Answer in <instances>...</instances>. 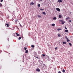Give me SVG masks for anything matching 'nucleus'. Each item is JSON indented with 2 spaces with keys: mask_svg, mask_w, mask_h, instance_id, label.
I'll list each match as a JSON object with an SVG mask.
<instances>
[{
  "mask_svg": "<svg viewBox=\"0 0 73 73\" xmlns=\"http://www.w3.org/2000/svg\"><path fill=\"white\" fill-rule=\"evenodd\" d=\"M56 10H57V11H60V9L58 8H56Z\"/></svg>",
  "mask_w": 73,
  "mask_h": 73,
  "instance_id": "39448f33",
  "label": "nucleus"
},
{
  "mask_svg": "<svg viewBox=\"0 0 73 73\" xmlns=\"http://www.w3.org/2000/svg\"><path fill=\"white\" fill-rule=\"evenodd\" d=\"M69 45H70L71 46H72V44L70 43H69Z\"/></svg>",
  "mask_w": 73,
  "mask_h": 73,
  "instance_id": "72a5a7b5",
  "label": "nucleus"
},
{
  "mask_svg": "<svg viewBox=\"0 0 73 73\" xmlns=\"http://www.w3.org/2000/svg\"><path fill=\"white\" fill-rule=\"evenodd\" d=\"M43 67L44 69H46V66H43Z\"/></svg>",
  "mask_w": 73,
  "mask_h": 73,
  "instance_id": "6e6552de",
  "label": "nucleus"
},
{
  "mask_svg": "<svg viewBox=\"0 0 73 73\" xmlns=\"http://www.w3.org/2000/svg\"><path fill=\"white\" fill-rule=\"evenodd\" d=\"M61 29H58V31H60V30H61Z\"/></svg>",
  "mask_w": 73,
  "mask_h": 73,
  "instance_id": "c85d7f7f",
  "label": "nucleus"
},
{
  "mask_svg": "<svg viewBox=\"0 0 73 73\" xmlns=\"http://www.w3.org/2000/svg\"><path fill=\"white\" fill-rule=\"evenodd\" d=\"M63 44H66V42H63Z\"/></svg>",
  "mask_w": 73,
  "mask_h": 73,
  "instance_id": "dca6fc26",
  "label": "nucleus"
},
{
  "mask_svg": "<svg viewBox=\"0 0 73 73\" xmlns=\"http://www.w3.org/2000/svg\"><path fill=\"white\" fill-rule=\"evenodd\" d=\"M30 5H34V3L33 2H32L30 4Z\"/></svg>",
  "mask_w": 73,
  "mask_h": 73,
  "instance_id": "9b49d317",
  "label": "nucleus"
},
{
  "mask_svg": "<svg viewBox=\"0 0 73 73\" xmlns=\"http://www.w3.org/2000/svg\"><path fill=\"white\" fill-rule=\"evenodd\" d=\"M36 70L37 72H40V69H39V68H37L36 69Z\"/></svg>",
  "mask_w": 73,
  "mask_h": 73,
  "instance_id": "7ed1b4c3",
  "label": "nucleus"
},
{
  "mask_svg": "<svg viewBox=\"0 0 73 73\" xmlns=\"http://www.w3.org/2000/svg\"><path fill=\"white\" fill-rule=\"evenodd\" d=\"M21 38V37H19L18 38V40H20Z\"/></svg>",
  "mask_w": 73,
  "mask_h": 73,
  "instance_id": "b1692460",
  "label": "nucleus"
},
{
  "mask_svg": "<svg viewBox=\"0 0 73 73\" xmlns=\"http://www.w3.org/2000/svg\"><path fill=\"white\" fill-rule=\"evenodd\" d=\"M9 46H10L9 45H8L7 46V48H9Z\"/></svg>",
  "mask_w": 73,
  "mask_h": 73,
  "instance_id": "a211bd4d",
  "label": "nucleus"
},
{
  "mask_svg": "<svg viewBox=\"0 0 73 73\" xmlns=\"http://www.w3.org/2000/svg\"><path fill=\"white\" fill-rule=\"evenodd\" d=\"M39 18L41 17V16L39 15H38L37 16Z\"/></svg>",
  "mask_w": 73,
  "mask_h": 73,
  "instance_id": "aec40b11",
  "label": "nucleus"
},
{
  "mask_svg": "<svg viewBox=\"0 0 73 73\" xmlns=\"http://www.w3.org/2000/svg\"><path fill=\"white\" fill-rule=\"evenodd\" d=\"M40 0V1H42V0Z\"/></svg>",
  "mask_w": 73,
  "mask_h": 73,
  "instance_id": "c03bdc74",
  "label": "nucleus"
},
{
  "mask_svg": "<svg viewBox=\"0 0 73 73\" xmlns=\"http://www.w3.org/2000/svg\"><path fill=\"white\" fill-rule=\"evenodd\" d=\"M23 58H24V55L23 56Z\"/></svg>",
  "mask_w": 73,
  "mask_h": 73,
  "instance_id": "37998d69",
  "label": "nucleus"
},
{
  "mask_svg": "<svg viewBox=\"0 0 73 73\" xmlns=\"http://www.w3.org/2000/svg\"><path fill=\"white\" fill-rule=\"evenodd\" d=\"M39 63H40V64H42V61L41 60H39Z\"/></svg>",
  "mask_w": 73,
  "mask_h": 73,
  "instance_id": "423d86ee",
  "label": "nucleus"
},
{
  "mask_svg": "<svg viewBox=\"0 0 73 73\" xmlns=\"http://www.w3.org/2000/svg\"><path fill=\"white\" fill-rule=\"evenodd\" d=\"M42 56H43V57H45V55L44 54H42Z\"/></svg>",
  "mask_w": 73,
  "mask_h": 73,
  "instance_id": "a878e982",
  "label": "nucleus"
},
{
  "mask_svg": "<svg viewBox=\"0 0 73 73\" xmlns=\"http://www.w3.org/2000/svg\"><path fill=\"white\" fill-rule=\"evenodd\" d=\"M5 25H7V27H9V24H5Z\"/></svg>",
  "mask_w": 73,
  "mask_h": 73,
  "instance_id": "f8f14e48",
  "label": "nucleus"
},
{
  "mask_svg": "<svg viewBox=\"0 0 73 73\" xmlns=\"http://www.w3.org/2000/svg\"><path fill=\"white\" fill-rule=\"evenodd\" d=\"M58 37H60V36H61V35H60L59 34H58Z\"/></svg>",
  "mask_w": 73,
  "mask_h": 73,
  "instance_id": "393cba45",
  "label": "nucleus"
},
{
  "mask_svg": "<svg viewBox=\"0 0 73 73\" xmlns=\"http://www.w3.org/2000/svg\"><path fill=\"white\" fill-rule=\"evenodd\" d=\"M34 57H36V58H38V57H37V56H34Z\"/></svg>",
  "mask_w": 73,
  "mask_h": 73,
  "instance_id": "473e14b6",
  "label": "nucleus"
},
{
  "mask_svg": "<svg viewBox=\"0 0 73 73\" xmlns=\"http://www.w3.org/2000/svg\"><path fill=\"white\" fill-rule=\"evenodd\" d=\"M59 18H61L62 17V15H59Z\"/></svg>",
  "mask_w": 73,
  "mask_h": 73,
  "instance_id": "1a4fd4ad",
  "label": "nucleus"
},
{
  "mask_svg": "<svg viewBox=\"0 0 73 73\" xmlns=\"http://www.w3.org/2000/svg\"><path fill=\"white\" fill-rule=\"evenodd\" d=\"M20 26H21V24H20Z\"/></svg>",
  "mask_w": 73,
  "mask_h": 73,
  "instance_id": "79ce46f5",
  "label": "nucleus"
},
{
  "mask_svg": "<svg viewBox=\"0 0 73 73\" xmlns=\"http://www.w3.org/2000/svg\"><path fill=\"white\" fill-rule=\"evenodd\" d=\"M65 28L66 29H67V28H66V26L65 27Z\"/></svg>",
  "mask_w": 73,
  "mask_h": 73,
  "instance_id": "f704fd0d",
  "label": "nucleus"
},
{
  "mask_svg": "<svg viewBox=\"0 0 73 73\" xmlns=\"http://www.w3.org/2000/svg\"><path fill=\"white\" fill-rule=\"evenodd\" d=\"M69 21L70 23H71V22H72V21L70 20Z\"/></svg>",
  "mask_w": 73,
  "mask_h": 73,
  "instance_id": "e433bc0d",
  "label": "nucleus"
},
{
  "mask_svg": "<svg viewBox=\"0 0 73 73\" xmlns=\"http://www.w3.org/2000/svg\"><path fill=\"white\" fill-rule=\"evenodd\" d=\"M65 38L67 39H68V38L67 37V36H65Z\"/></svg>",
  "mask_w": 73,
  "mask_h": 73,
  "instance_id": "c9c22d12",
  "label": "nucleus"
},
{
  "mask_svg": "<svg viewBox=\"0 0 73 73\" xmlns=\"http://www.w3.org/2000/svg\"><path fill=\"white\" fill-rule=\"evenodd\" d=\"M52 27H53V26H54L55 25V24H52Z\"/></svg>",
  "mask_w": 73,
  "mask_h": 73,
  "instance_id": "4be33fe9",
  "label": "nucleus"
},
{
  "mask_svg": "<svg viewBox=\"0 0 73 73\" xmlns=\"http://www.w3.org/2000/svg\"><path fill=\"white\" fill-rule=\"evenodd\" d=\"M69 19H70V18H69V17H67L66 19V21H67L68 20H69Z\"/></svg>",
  "mask_w": 73,
  "mask_h": 73,
  "instance_id": "20e7f679",
  "label": "nucleus"
},
{
  "mask_svg": "<svg viewBox=\"0 0 73 73\" xmlns=\"http://www.w3.org/2000/svg\"><path fill=\"white\" fill-rule=\"evenodd\" d=\"M3 0H1V2H3Z\"/></svg>",
  "mask_w": 73,
  "mask_h": 73,
  "instance_id": "58836bf2",
  "label": "nucleus"
},
{
  "mask_svg": "<svg viewBox=\"0 0 73 73\" xmlns=\"http://www.w3.org/2000/svg\"><path fill=\"white\" fill-rule=\"evenodd\" d=\"M61 22L62 24H64L65 23V21H61Z\"/></svg>",
  "mask_w": 73,
  "mask_h": 73,
  "instance_id": "0eeeda50",
  "label": "nucleus"
},
{
  "mask_svg": "<svg viewBox=\"0 0 73 73\" xmlns=\"http://www.w3.org/2000/svg\"><path fill=\"white\" fill-rule=\"evenodd\" d=\"M65 32H68V30H65Z\"/></svg>",
  "mask_w": 73,
  "mask_h": 73,
  "instance_id": "f3484780",
  "label": "nucleus"
},
{
  "mask_svg": "<svg viewBox=\"0 0 73 73\" xmlns=\"http://www.w3.org/2000/svg\"><path fill=\"white\" fill-rule=\"evenodd\" d=\"M38 7H40V4H38Z\"/></svg>",
  "mask_w": 73,
  "mask_h": 73,
  "instance_id": "c756f323",
  "label": "nucleus"
},
{
  "mask_svg": "<svg viewBox=\"0 0 73 73\" xmlns=\"http://www.w3.org/2000/svg\"><path fill=\"white\" fill-rule=\"evenodd\" d=\"M1 6H2V4H1V3H0V6L1 7Z\"/></svg>",
  "mask_w": 73,
  "mask_h": 73,
  "instance_id": "2f4dec72",
  "label": "nucleus"
},
{
  "mask_svg": "<svg viewBox=\"0 0 73 73\" xmlns=\"http://www.w3.org/2000/svg\"><path fill=\"white\" fill-rule=\"evenodd\" d=\"M24 48L25 50H27V48H25V47H24Z\"/></svg>",
  "mask_w": 73,
  "mask_h": 73,
  "instance_id": "bb28decb",
  "label": "nucleus"
},
{
  "mask_svg": "<svg viewBox=\"0 0 73 73\" xmlns=\"http://www.w3.org/2000/svg\"><path fill=\"white\" fill-rule=\"evenodd\" d=\"M57 49V47H56L55 48V49Z\"/></svg>",
  "mask_w": 73,
  "mask_h": 73,
  "instance_id": "a19ab883",
  "label": "nucleus"
},
{
  "mask_svg": "<svg viewBox=\"0 0 73 73\" xmlns=\"http://www.w3.org/2000/svg\"><path fill=\"white\" fill-rule=\"evenodd\" d=\"M42 14H43V15H46V13L45 12H42Z\"/></svg>",
  "mask_w": 73,
  "mask_h": 73,
  "instance_id": "ddd939ff",
  "label": "nucleus"
},
{
  "mask_svg": "<svg viewBox=\"0 0 73 73\" xmlns=\"http://www.w3.org/2000/svg\"><path fill=\"white\" fill-rule=\"evenodd\" d=\"M44 9H40V10L41 11H43V10H44Z\"/></svg>",
  "mask_w": 73,
  "mask_h": 73,
  "instance_id": "7c9ffc66",
  "label": "nucleus"
},
{
  "mask_svg": "<svg viewBox=\"0 0 73 73\" xmlns=\"http://www.w3.org/2000/svg\"><path fill=\"white\" fill-rule=\"evenodd\" d=\"M16 35L17 36H20V35L18 33H16Z\"/></svg>",
  "mask_w": 73,
  "mask_h": 73,
  "instance_id": "4468645a",
  "label": "nucleus"
},
{
  "mask_svg": "<svg viewBox=\"0 0 73 73\" xmlns=\"http://www.w3.org/2000/svg\"><path fill=\"white\" fill-rule=\"evenodd\" d=\"M43 64V66H46V65H45V64Z\"/></svg>",
  "mask_w": 73,
  "mask_h": 73,
  "instance_id": "cd10ccee",
  "label": "nucleus"
},
{
  "mask_svg": "<svg viewBox=\"0 0 73 73\" xmlns=\"http://www.w3.org/2000/svg\"><path fill=\"white\" fill-rule=\"evenodd\" d=\"M58 73H61V72L60 71H59L58 72Z\"/></svg>",
  "mask_w": 73,
  "mask_h": 73,
  "instance_id": "ea45409f",
  "label": "nucleus"
},
{
  "mask_svg": "<svg viewBox=\"0 0 73 73\" xmlns=\"http://www.w3.org/2000/svg\"><path fill=\"white\" fill-rule=\"evenodd\" d=\"M31 47L32 48H35V46L34 45H32Z\"/></svg>",
  "mask_w": 73,
  "mask_h": 73,
  "instance_id": "412c9836",
  "label": "nucleus"
},
{
  "mask_svg": "<svg viewBox=\"0 0 73 73\" xmlns=\"http://www.w3.org/2000/svg\"><path fill=\"white\" fill-rule=\"evenodd\" d=\"M53 20H56V19H57V18L56 17H54L53 18Z\"/></svg>",
  "mask_w": 73,
  "mask_h": 73,
  "instance_id": "2eb2a0df",
  "label": "nucleus"
},
{
  "mask_svg": "<svg viewBox=\"0 0 73 73\" xmlns=\"http://www.w3.org/2000/svg\"><path fill=\"white\" fill-rule=\"evenodd\" d=\"M25 53H28V50H26V51L25 52Z\"/></svg>",
  "mask_w": 73,
  "mask_h": 73,
  "instance_id": "9d476101",
  "label": "nucleus"
},
{
  "mask_svg": "<svg viewBox=\"0 0 73 73\" xmlns=\"http://www.w3.org/2000/svg\"><path fill=\"white\" fill-rule=\"evenodd\" d=\"M58 3H62V1L61 0H58Z\"/></svg>",
  "mask_w": 73,
  "mask_h": 73,
  "instance_id": "f03ea898",
  "label": "nucleus"
},
{
  "mask_svg": "<svg viewBox=\"0 0 73 73\" xmlns=\"http://www.w3.org/2000/svg\"><path fill=\"white\" fill-rule=\"evenodd\" d=\"M65 70L63 69L62 70V72H63V73H65Z\"/></svg>",
  "mask_w": 73,
  "mask_h": 73,
  "instance_id": "6ab92c4d",
  "label": "nucleus"
},
{
  "mask_svg": "<svg viewBox=\"0 0 73 73\" xmlns=\"http://www.w3.org/2000/svg\"><path fill=\"white\" fill-rule=\"evenodd\" d=\"M67 42H69V41H70V40L68 39H67Z\"/></svg>",
  "mask_w": 73,
  "mask_h": 73,
  "instance_id": "5701e85b",
  "label": "nucleus"
},
{
  "mask_svg": "<svg viewBox=\"0 0 73 73\" xmlns=\"http://www.w3.org/2000/svg\"><path fill=\"white\" fill-rule=\"evenodd\" d=\"M19 21V19H17L15 20V24H17V22Z\"/></svg>",
  "mask_w": 73,
  "mask_h": 73,
  "instance_id": "f257e3e1",
  "label": "nucleus"
},
{
  "mask_svg": "<svg viewBox=\"0 0 73 73\" xmlns=\"http://www.w3.org/2000/svg\"><path fill=\"white\" fill-rule=\"evenodd\" d=\"M8 40L9 41V38L8 39Z\"/></svg>",
  "mask_w": 73,
  "mask_h": 73,
  "instance_id": "a18cd8bd",
  "label": "nucleus"
},
{
  "mask_svg": "<svg viewBox=\"0 0 73 73\" xmlns=\"http://www.w3.org/2000/svg\"><path fill=\"white\" fill-rule=\"evenodd\" d=\"M9 16H8L7 17V19H9Z\"/></svg>",
  "mask_w": 73,
  "mask_h": 73,
  "instance_id": "4c0bfd02",
  "label": "nucleus"
}]
</instances>
